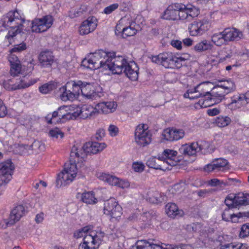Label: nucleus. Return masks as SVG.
I'll return each instance as SVG.
<instances>
[{"label": "nucleus", "mask_w": 249, "mask_h": 249, "mask_svg": "<svg viewBox=\"0 0 249 249\" xmlns=\"http://www.w3.org/2000/svg\"><path fill=\"white\" fill-rule=\"evenodd\" d=\"M239 236L241 238H245L249 236V223L244 224L241 228L239 233Z\"/></svg>", "instance_id": "53"}, {"label": "nucleus", "mask_w": 249, "mask_h": 249, "mask_svg": "<svg viewBox=\"0 0 249 249\" xmlns=\"http://www.w3.org/2000/svg\"><path fill=\"white\" fill-rule=\"evenodd\" d=\"M53 18L47 15L41 18L36 19L32 22V30L34 32L41 33L47 31L53 23Z\"/></svg>", "instance_id": "11"}, {"label": "nucleus", "mask_w": 249, "mask_h": 249, "mask_svg": "<svg viewBox=\"0 0 249 249\" xmlns=\"http://www.w3.org/2000/svg\"><path fill=\"white\" fill-rule=\"evenodd\" d=\"M49 135L51 137L54 138H58L59 137L62 138L64 137V133L58 128L50 130Z\"/></svg>", "instance_id": "52"}, {"label": "nucleus", "mask_w": 249, "mask_h": 249, "mask_svg": "<svg viewBox=\"0 0 249 249\" xmlns=\"http://www.w3.org/2000/svg\"><path fill=\"white\" fill-rule=\"evenodd\" d=\"M118 3H114L106 7L104 10V13L106 14H109L118 8Z\"/></svg>", "instance_id": "57"}, {"label": "nucleus", "mask_w": 249, "mask_h": 249, "mask_svg": "<svg viewBox=\"0 0 249 249\" xmlns=\"http://www.w3.org/2000/svg\"><path fill=\"white\" fill-rule=\"evenodd\" d=\"M130 249H168L157 243L154 239L138 240Z\"/></svg>", "instance_id": "14"}, {"label": "nucleus", "mask_w": 249, "mask_h": 249, "mask_svg": "<svg viewBox=\"0 0 249 249\" xmlns=\"http://www.w3.org/2000/svg\"><path fill=\"white\" fill-rule=\"evenodd\" d=\"M7 114V110L6 106L2 101L0 99V118L5 117Z\"/></svg>", "instance_id": "60"}, {"label": "nucleus", "mask_w": 249, "mask_h": 249, "mask_svg": "<svg viewBox=\"0 0 249 249\" xmlns=\"http://www.w3.org/2000/svg\"><path fill=\"white\" fill-rule=\"evenodd\" d=\"M69 107L67 106H62L59 107L57 110L58 112V118L60 120H69L75 118L76 116L73 113L68 112Z\"/></svg>", "instance_id": "35"}, {"label": "nucleus", "mask_w": 249, "mask_h": 249, "mask_svg": "<svg viewBox=\"0 0 249 249\" xmlns=\"http://www.w3.org/2000/svg\"><path fill=\"white\" fill-rule=\"evenodd\" d=\"M98 64L90 58L84 59L81 62V66L87 69H89L91 70H94L98 69Z\"/></svg>", "instance_id": "43"}, {"label": "nucleus", "mask_w": 249, "mask_h": 249, "mask_svg": "<svg viewBox=\"0 0 249 249\" xmlns=\"http://www.w3.org/2000/svg\"><path fill=\"white\" fill-rule=\"evenodd\" d=\"M11 172H0V186L6 185L12 178Z\"/></svg>", "instance_id": "47"}, {"label": "nucleus", "mask_w": 249, "mask_h": 249, "mask_svg": "<svg viewBox=\"0 0 249 249\" xmlns=\"http://www.w3.org/2000/svg\"><path fill=\"white\" fill-rule=\"evenodd\" d=\"M135 141L140 146H145L151 141V134L146 124L138 125L135 131Z\"/></svg>", "instance_id": "8"}, {"label": "nucleus", "mask_w": 249, "mask_h": 249, "mask_svg": "<svg viewBox=\"0 0 249 249\" xmlns=\"http://www.w3.org/2000/svg\"><path fill=\"white\" fill-rule=\"evenodd\" d=\"M170 44L178 50H181L182 48V42L178 40H172Z\"/></svg>", "instance_id": "64"}, {"label": "nucleus", "mask_w": 249, "mask_h": 249, "mask_svg": "<svg viewBox=\"0 0 249 249\" xmlns=\"http://www.w3.org/2000/svg\"><path fill=\"white\" fill-rule=\"evenodd\" d=\"M234 201V197L230 198V197H227L225 199V204L227 205V207L233 208L236 207V206H235V204Z\"/></svg>", "instance_id": "61"}, {"label": "nucleus", "mask_w": 249, "mask_h": 249, "mask_svg": "<svg viewBox=\"0 0 249 249\" xmlns=\"http://www.w3.org/2000/svg\"><path fill=\"white\" fill-rule=\"evenodd\" d=\"M184 134V131L183 129L176 128H167L162 133L164 139L170 142L178 141L183 138Z\"/></svg>", "instance_id": "18"}, {"label": "nucleus", "mask_w": 249, "mask_h": 249, "mask_svg": "<svg viewBox=\"0 0 249 249\" xmlns=\"http://www.w3.org/2000/svg\"><path fill=\"white\" fill-rule=\"evenodd\" d=\"M165 210L167 214L172 218H175L177 216H181L183 214V212L179 210L177 205L174 203L167 204L165 206Z\"/></svg>", "instance_id": "29"}, {"label": "nucleus", "mask_w": 249, "mask_h": 249, "mask_svg": "<svg viewBox=\"0 0 249 249\" xmlns=\"http://www.w3.org/2000/svg\"><path fill=\"white\" fill-rule=\"evenodd\" d=\"M62 94L60 95L61 99L63 101H67L68 100H73L76 99L72 93H70L68 90L65 87L62 88Z\"/></svg>", "instance_id": "48"}, {"label": "nucleus", "mask_w": 249, "mask_h": 249, "mask_svg": "<svg viewBox=\"0 0 249 249\" xmlns=\"http://www.w3.org/2000/svg\"><path fill=\"white\" fill-rule=\"evenodd\" d=\"M81 199L83 202L89 204H94L97 202V199L95 197L94 194L92 192L83 193Z\"/></svg>", "instance_id": "38"}, {"label": "nucleus", "mask_w": 249, "mask_h": 249, "mask_svg": "<svg viewBox=\"0 0 249 249\" xmlns=\"http://www.w3.org/2000/svg\"><path fill=\"white\" fill-rule=\"evenodd\" d=\"M81 93L87 99L92 100L96 99L100 97L98 93L94 91L93 85L86 82H83Z\"/></svg>", "instance_id": "22"}, {"label": "nucleus", "mask_w": 249, "mask_h": 249, "mask_svg": "<svg viewBox=\"0 0 249 249\" xmlns=\"http://www.w3.org/2000/svg\"><path fill=\"white\" fill-rule=\"evenodd\" d=\"M111 54L107 64V69H109L113 74H121L128 63L125 57L121 55H116L115 52H108Z\"/></svg>", "instance_id": "6"}, {"label": "nucleus", "mask_w": 249, "mask_h": 249, "mask_svg": "<svg viewBox=\"0 0 249 249\" xmlns=\"http://www.w3.org/2000/svg\"><path fill=\"white\" fill-rule=\"evenodd\" d=\"M178 152L176 151L171 149L164 150L161 157L159 158L166 160V162L172 166L178 167V165L177 163V161L175 160Z\"/></svg>", "instance_id": "26"}, {"label": "nucleus", "mask_w": 249, "mask_h": 249, "mask_svg": "<svg viewBox=\"0 0 249 249\" xmlns=\"http://www.w3.org/2000/svg\"><path fill=\"white\" fill-rule=\"evenodd\" d=\"M54 88V85L47 83L41 86L39 88V91L42 93L46 94L49 91L52 90Z\"/></svg>", "instance_id": "54"}, {"label": "nucleus", "mask_w": 249, "mask_h": 249, "mask_svg": "<svg viewBox=\"0 0 249 249\" xmlns=\"http://www.w3.org/2000/svg\"><path fill=\"white\" fill-rule=\"evenodd\" d=\"M233 213V208L230 207L225 208L222 214L223 220L226 221H230L231 217Z\"/></svg>", "instance_id": "51"}, {"label": "nucleus", "mask_w": 249, "mask_h": 249, "mask_svg": "<svg viewBox=\"0 0 249 249\" xmlns=\"http://www.w3.org/2000/svg\"><path fill=\"white\" fill-rule=\"evenodd\" d=\"M225 40L226 43L234 40H238L243 37V34L241 32L235 28H226L223 31Z\"/></svg>", "instance_id": "21"}, {"label": "nucleus", "mask_w": 249, "mask_h": 249, "mask_svg": "<svg viewBox=\"0 0 249 249\" xmlns=\"http://www.w3.org/2000/svg\"><path fill=\"white\" fill-rule=\"evenodd\" d=\"M186 60L183 57H178L173 55L172 60L171 62V69H179L180 68L182 65L184 64Z\"/></svg>", "instance_id": "44"}, {"label": "nucleus", "mask_w": 249, "mask_h": 249, "mask_svg": "<svg viewBox=\"0 0 249 249\" xmlns=\"http://www.w3.org/2000/svg\"><path fill=\"white\" fill-rule=\"evenodd\" d=\"M104 214L108 215L113 221L120 218L122 214V209L114 198H110L104 203Z\"/></svg>", "instance_id": "7"}, {"label": "nucleus", "mask_w": 249, "mask_h": 249, "mask_svg": "<svg viewBox=\"0 0 249 249\" xmlns=\"http://www.w3.org/2000/svg\"><path fill=\"white\" fill-rule=\"evenodd\" d=\"M96 176L99 179L107 183L109 185H117L123 189L127 188L130 185L129 182L127 180H119L118 178L107 172H97Z\"/></svg>", "instance_id": "9"}, {"label": "nucleus", "mask_w": 249, "mask_h": 249, "mask_svg": "<svg viewBox=\"0 0 249 249\" xmlns=\"http://www.w3.org/2000/svg\"><path fill=\"white\" fill-rule=\"evenodd\" d=\"M247 105L243 93H237L231 97V102L228 107L231 109H236Z\"/></svg>", "instance_id": "24"}, {"label": "nucleus", "mask_w": 249, "mask_h": 249, "mask_svg": "<svg viewBox=\"0 0 249 249\" xmlns=\"http://www.w3.org/2000/svg\"><path fill=\"white\" fill-rule=\"evenodd\" d=\"M2 25L4 28L10 27V29L6 37L10 40L21 32L22 24L25 19L17 10L9 11L3 18Z\"/></svg>", "instance_id": "3"}, {"label": "nucleus", "mask_w": 249, "mask_h": 249, "mask_svg": "<svg viewBox=\"0 0 249 249\" xmlns=\"http://www.w3.org/2000/svg\"><path fill=\"white\" fill-rule=\"evenodd\" d=\"M215 191V190L213 189H205L197 190L195 192V193H196L199 197L204 198L213 194Z\"/></svg>", "instance_id": "50"}, {"label": "nucleus", "mask_w": 249, "mask_h": 249, "mask_svg": "<svg viewBox=\"0 0 249 249\" xmlns=\"http://www.w3.org/2000/svg\"><path fill=\"white\" fill-rule=\"evenodd\" d=\"M123 72L131 80L135 81L138 79V68L135 63H127Z\"/></svg>", "instance_id": "27"}, {"label": "nucleus", "mask_w": 249, "mask_h": 249, "mask_svg": "<svg viewBox=\"0 0 249 249\" xmlns=\"http://www.w3.org/2000/svg\"><path fill=\"white\" fill-rule=\"evenodd\" d=\"M217 85L223 89L226 94L233 92L236 89L234 83L231 80L224 81L223 83Z\"/></svg>", "instance_id": "37"}, {"label": "nucleus", "mask_w": 249, "mask_h": 249, "mask_svg": "<svg viewBox=\"0 0 249 249\" xmlns=\"http://www.w3.org/2000/svg\"><path fill=\"white\" fill-rule=\"evenodd\" d=\"M10 63L11 69L10 73L11 75L16 76L19 74L21 71V66L20 61L17 59L15 61L12 62L9 60Z\"/></svg>", "instance_id": "39"}, {"label": "nucleus", "mask_w": 249, "mask_h": 249, "mask_svg": "<svg viewBox=\"0 0 249 249\" xmlns=\"http://www.w3.org/2000/svg\"><path fill=\"white\" fill-rule=\"evenodd\" d=\"M226 95L223 89L216 85L211 88L207 99L203 101L202 103L199 100L198 104L201 107H207L219 103L225 98Z\"/></svg>", "instance_id": "4"}, {"label": "nucleus", "mask_w": 249, "mask_h": 249, "mask_svg": "<svg viewBox=\"0 0 249 249\" xmlns=\"http://www.w3.org/2000/svg\"><path fill=\"white\" fill-rule=\"evenodd\" d=\"M209 27V23L207 20L196 19L190 24L188 29L191 36H196L203 35Z\"/></svg>", "instance_id": "12"}, {"label": "nucleus", "mask_w": 249, "mask_h": 249, "mask_svg": "<svg viewBox=\"0 0 249 249\" xmlns=\"http://www.w3.org/2000/svg\"><path fill=\"white\" fill-rule=\"evenodd\" d=\"M198 144L197 143H192L191 145H182L179 149L180 153L184 155L193 156L196 153V147Z\"/></svg>", "instance_id": "32"}, {"label": "nucleus", "mask_w": 249, "mask_h": 249, "mask_svg": "<svg viewBox=\"0 0 249 249\" xmlns=\"http://www.w3.org/2000/svg\"><path fill=\"white\" fill-rule=\"evenodd\" d=\"M111 54H108V52H105L103 50L98 51L93 53L90 56V58L98 64V69L103 68L107 69V64L108 62V59L111 57Z\"/></svg>", "instance_id": "17"}, {"label": "nucleus", "mask_w": 249, "mask_h": 249, "mask_svg": "<svg viewBox=\"0 0 249 249\" xmlns=\"http://www.w3.org/2000/svg\"><path fill=\"white\" fill-rule=\"evenodd\" d=\"M243 216V213H238L236 214L233 213L231 217L230 221L232 223H237L239 222V218H242Z\"/></svg>", "instance_id": "62"}, {"label": "nucleus", "mask_w": 249, "mask_h": 249, "mask_svg": "<svg viewBox=\"0 0 249 249\" xmlns=\"http://www.w3.org/2000/svg\"><path fill=\"white\" fill-rule=\"evenodd\" d=\"M209 185L211 186H216L221 184H223L224 186L227 185V183L223 182V180H220L217 178H213L211 179L208 182Z\"/></svg>", "instance_id": "59"}, {"label": "nucleus", "mask_w": 249, "mask_h": 249, "mask_svg": "<svg viewBox=\"0 0 249 249\" xmlns=\"http://www.w3.org/2000/svg\"><path fill=\"white\" fill-rule=\"evenodd\" d=\"M213 45L211 41L204 39L197 43L194 47V50L197 52H202L212 50Z\"/></svg>", "instance_id": "33"}, {"label": "nucleus", "mask_w": 249, "mask_h": 249, "mask_svg": "<svg viewBox=\"0 0 249 249\" xmlns=\"http://www.w3.org/2000/svg\"><path fill=\"white\" fill-rule=\"evenodd\" d=\"M37 82V80L35 79H31L27 82L25 80V77H24L23 79H21L19 83L18 84H14L6 88L9 90H14L21 89H25L28 88Z\"/></svg>", "instance_id": "30"}, {"label": "nucleus", "mask_w": 249, "mask_h": 249, "mask_svg": "<svg viewBox=\"0 0 249 249\" xmlns=\"http://www.w3.org/2000/svg\"><path fill=\"white\" fill-rule=\"evenodd\" d=\"M97 106L93 107L91 106L84 105L80 110V115L83 118H87L96 115L98 114Z\"/></svg>", "instance_id": "31"}, {"label": "nucleus", "mask_w": 249, "mask_h": 249, "mask_svg": "<svg viewBox=\"0 0 249 249\" xmlns=\"http://www.w3.org/2000/svg\"><path fill=\"white\" fill-rule=\"evenodd\" d=\"M105 135V131L104 129H99L95 136L93 138V140H96L98 141H101Z\"/></svg>", "instance_id": "58"}, {"label": "nucleus", "mask_w": 249, "mask_h": 249, "mask_svg": "<svg viewBox=\"0 0 249 249\" xmlns=\"http://www.w3.org/2000/svg\"><path fill=\"white\" fill-rule=\"evenodd\" d=\"M145 167L142 162L136 161L132 164V168L134 171H142Z\"/></svg>", "instance_id": "56"}, {"label": "nucleus", "mask_w": 249, "mask_h": 249, "mask_svg": "<svg viewBox=\"0 0 249 249\" xmlns=\"http://www.w3.org/2000/svg\"><path fill=\"white\" fill-rule=\"evenodd\" d=\"M196 143H197L198 145L196 147V151L197 152H201L202 154H205L207 150L209 148V144L206 142L200 141L199 142H197Z\"/></svg>", "instance_id": "49"}, {"label": "nucleus", "mask_w": 249, "mask_h": 249, "mask_svg": "<svg viewBox=\"0 0 249 249\" xmlns=\"http://www.w3.org/2000/svg\"><path fill=\"white\" fill-rule=\"evenodd\" d=\"M179 3H175L169 5L164 12L162 18L167 20H178V14L179 7Z\"/></svg>", "instance_id": "23"}, {"label": "nucleus", "mask_w": 249, "mask_h": 249, "mask_svg": "<svg viewBox=\"0 0 249 249\" xmlns=\"http://www.w3.org/2000/svg\"><path fill=\"white\" fill-rule=\"evenodd\" d=\"M106 146L104 142L99 143L96 142H86L82 147L79 148L74 145L71 150L70 160L65 163L62 171H82L88 170V167L83 162L87 153L96 154L102 151Z\"/></svg>", "instance_id": "1"}, {"label": "nucleus", "mask_w": 249, "mask_h": 249, "mask_svg": "<svg viewBox=\"0 0 249 249\" xmlns=\"http://www.w3.org/2000/svg\"><path fill=\"white\" fill-rule=\"evenodd\" d=\"M231 170V165L228 160L223 158L213 159L210 163L204 167V171H213L215 170Z\"/></svg>", "instance_id": "13"}, {"label": "nucleus", "mask_w": 249, "mask_h": 249, "mask_svg": "<svg viewBox=\"0 0 249 249\" xmlns=\"http://www.w3.org/2000/svg\"><path fill=\"white\" fill-rule=\"evenodd\" d=\"M173 54L170 53H163L152 56L151 61L153 63L161 65L166 68H170Z\"/></svg>", "instance_id": "19"}, {"label": "nucleus", "mask_w": 249, "mask_h": 249, "mask_svg": "<svg viewBox=\"0 0 249 249\" xmlns=\"http://www.w3.org/2000/svg\"><path fill=\"white\" fill-rule=\"evenodd\" d=\"M234 203L236 207L241 205H249V194L239 193L234 196Z\"/></svg>", "instance_id": "34"}, {"label": "nucleus", "mask_w": 249, "mask_h": 249, "mask_svg": "<svg viewBox=\"0 0 249 249\" xmlns=\"http://www.w3.org/2000/svg\"><path fill=\"white\" fill-rule=\"evenodd\" d=\"M179 7L181 8L178 9V19H186L190 21L194 18L197 17L199 14V11L198 8L192 5H185L179 3Z\"/></svg>", "instance_id": "10"}, {"label": "nucleus", "mask_w": 249, "mask_h": 249, "mask_svg": "<svg viewBox=\"0 0 249 249\" xmlns=\"http://www.w3.org/2000/svg\"><path fill=\"white\" fill-rule=\"evenodd\" d=\"M77 172H59L57 174L56 187L60 188L70 184L76 177Z\"/></svg>", "instance_id": "16"}, {"label": "nucleus", "mask_w": 249, "mask_h": 249, "mask_svg": "<svg viewBox=\"0 0 249 249\" xmlns=\"http://www.w3.org/2000/svg\"><path fill=\"white\" fill-rule=\"evenodd\" d=\"M117 105L113 101L102 102L97 104V108L98 113H108L114 111Z\"/></svg>", "instance_id": "28"}, {"label": "nucleus", "mask_w": 249, "mask_h": 249, "mask_svg": "<svg viewBox=\"0 0 249 249\" xmlns=\"http://www.w3.org/2000/svg\"><path fill=\"white\" fill-rule=\"evenodd\" d=\"M97 26V19L94 17H89L83 21L79 27V33L84 36L92 32Z\"/></svg>", "instance_id": "15"}, {"label": "nucleus", "mask_w": 249, "mask_h": 249, "mask_svg": "<svg viewBox=\"0 0 249 249\" xmlns=\"http://www.w3.org/2000/svg\"><path fill=\"white\" fill-rule=\"evenodd\" d=\"M25 210L22 205L15 207L11 212L9 218L10 224H14L18 222L24 215Z\"/></svg>", "instance_id": "25"}, {"label": "nucleus", "mask_w": 249, "mask_h": 249, "mask_svg": "<svg viewBox=\"0 0 249 249\" xmlns=\"http://www.w3.org/2000/svg\"><path fill=\"white\" fill-rule=\"evenodd\" d=\"M108 130L109 132V134L112 137L116 136L118 133V128L117 126L114 125H110Z\"/></svg>", "instance_id": "63"}, {"label": "nucleus", "mask_w": 249, "mask_h": 249, "mask_svg": "<svg viewBox=\"0 0 249 249\" xmlns=\"http://www.w3.org/2000/svg\"><path fill=\"white\" fill-rule=\"evenodd\" d=\"M215 123L219 127H224L231 123V119L228 116H219L215 119Z\"/></svg>", "instance_id": "42"}, {"label": "nucleus", "mask_w": 249, "mask_h": 249, "mask_svg": "<svg viewBox=\"0 0 249 249\" xmlns=\"http://www.w3.org/2000/svg\"><path fill=\"white\" fill-rule=\"evenodd\" d=\"M220 249H248V247L246 244L231 243L221 245Z\"/></svg>", "instance_id": "45"}, {"label": "nucleus", "mask_w": 249, "mask_h": 249, "mask_svg": "<svg viewBox=\"0 0 249 249\" xmlns=\"http://www.w3.org/2000/svg\"><path fill=\"white\" fill-rule=\"evenodd\" d=\"M82 84L83 82H82L81 81H71L67 83V84H66V87H71V86H73L72 92L73 93H72V94L76 98L81 93Z\"/></svg>", "instance_id": "36"}, {"label": "nucleus", "mask_w": 249, "mask_h": 249, "mask_svg": "<svg viewBox=\"0 0 249 249\" xmlns=\"http://www.w3.org/2000/svg\"><path fill=\"white\" fill-rule=\"evenodd\" d=\"M211 40L213 44L217 46H221L224 44H227L222 32L213 34L212 36Z\"/></svg>", "instance_id": "40"}, {"label": "nucleus", "mask_w": 249, "mask_h": 249, "mask_svg": "<svg viewBox=\"0 0 249 249\" xmlns=\"http://www.w3.org/2000/svg\"><path fill=\"white\" fill-rule=\"evenodd\" d=\"M211 89V83L209 82H202L192 89H188L184 94L185 98H188L193 100L199 97H204V99L200 100L201 103L207 99L210 90Z\"/></svg>", "instance_id": "5"}, {"label": "nucleus", "mask_w": 249, "mask_h": 249, "mask_svg": "<svg viewBox=\"0 0 249 249\" xmlns=\"http://www.w3.org/2000/svg\"><path fill=\"white\" fill-rule=\"evenodd\" d=\"M133 23H131L128 26L123 28L122 31V36L123 38L134 36L137 30L134 27Z\"/></svg>", "instance_id": "41"}, {"label": "nucleus", "mask_w": 249, "mask_h": 249, "mask_svg": "<svg viewBox=\"0 0 249 249\" xmlns=\"http://www.w3.org/2000/svg\"><path fill=\"white\" fill-rule=\"evenodd\" d=\"M39 65L43 68L51 67L54 62V56L53 52L48 50L42 51L38 56Z\"/></svg>", "instance_id": "20"}, {"label": "nucleus", "mask_w": 249, "mask_h": 249, "mask_svg": "<svg viewBox=\"0 0 249 249\" xmlns=\"http://www.w3.org/2000/svg\"><path fill=\"white\" fill-rule=\"evenodd\" d=\"M15 166L10 160L0 163V171H12Z\"/></svg>", "instance_id": "46"}, {"label": "nucleus", "mask_w": 249, "mask_h": 249, "mask_svg": "<svg viewBox=\"0 0 249 249\" xmlns=\"http://www.w3.org/2000/svg\"><path fill=\"white\" fill-rule=\"evenodd\" d=\"M26 45L25 43H21L15 45L13 48L11 49V52L13 53L20 52L26 49Z\"/></svg>", "instance_id": "55"}, {"label": "nucleus", "mask_w": 249, "mask_h": 249, "mask_svg": "<svg viewBox=\"0 0 249 249\" xmlns=\"http://www.w3.org/2000/svg\"><path fill=\"white\" fill-rule=\"evenodd\" d=\"M76 238L84 237L83 242L79 244L78 249H98L105 236L101 230H91L89 226L81 228L74 232Z\"/></svg>", "instance_id": "2"}]
</instances>
